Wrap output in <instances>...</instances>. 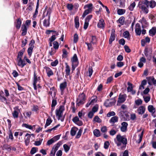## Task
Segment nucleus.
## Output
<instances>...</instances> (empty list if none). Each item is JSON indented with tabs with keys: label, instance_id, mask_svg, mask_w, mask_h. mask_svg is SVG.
<instances>
[{
	"label": "nucleus",
	"instance_id": "obj_58",
	"mask_svg": "<svg viewBox=\"0 0 156 156\" xmlns=\"http://www.w3.org/2000/svg\"><path fill=\"white\" fill-rule=\"evenodd\" d=\"M53 47L55 49H57L58 48L59 44L58 42L57 41L54 42L53 43Z\"/></svg>",
	"mask_w": 156,
	"mask_h": 156
},
{
	"label": "nucleus",
	"instance_id": "obj_56",
	"mask_svg": "<svg viewBox=\"0 0 156 156\" xmlns=\"http://www.w3.org/2000/svg\"><path fill=\"white\" fill-rule=\"evenodd\" d=\"M27 37L26 38H25L24 40L22 41V44L21 45V47L23 48L26 46L27 43Z\"/></svg>",
	"mask_w": 156,
	"mask_h": 156
},
{
	"label": "nucleus",
	"instance_id": "obj_31",
	"mask_svg": "<svg viewBox=\"0 0 156 156\" xmlns=\"http://www.w3.org/2000/svg\"><path fill=\"white\" fill-rule=\"evenodd\" d=\"M52 120L51 118L49 117L46 120V124L44 126L45 128H46L47 126H49L52 122Z\"/></svg>",
	"mask_w": 156,
	"mask_h": 156
},
{
	"label": "nucleus",
	"instance_id": "obj_61",
	"mask_svg": "<svg viewBox=\"0 0 156 156\" xmlns=\"http://www.w3.org/2000/svg\"><path fill=\"white\" fill-rule=\"evenodd\" d=\"M115 113L114 111L110 112L108 113L107 114V116L108 117H110L111 116H115Z\"/></svg>",
	"mask_w": 156,
	"mask_h": 156
},
{
	"label": "nucleus",
	"instance_id": "obj_60",
	"mask_svg": "<svg viewBox=\"0 0 156 156\" xmlns=\"http://www.w3.org/2000/svg\"><path fill=\"white\" fill-rule=\"evenodd\" d=\"M141 28H136L135 29V32L136 35H140L141 34Z\"/></svg>",
	"mask_w": 156,
	"mask_h": 156
},
{
	"label": "nucleus",
	"instance_id": "obj_29",
	"mask_svg": "<svg viewBox=\"0 0 156 156\" xmlns=\"http://www.w3.org/2000/svg\"><path fill=\"white\" fill-rule=\"evenodd\" d=\"M40 80V77H37V76L36 75V71H35L34 72V81H33V83H37V82L38 81Z\"/></svg>",
	"mask_w": 156,
	"mask_h": 156
},
{
	"label": "nucleus",
	"instance_id": "obj_38",
	"mask_svg": "<svg viewBox=\"0 0 156 156\" xmlns=\"http://www.w3.org/2000/svg\"><path fill=\"white\" fill-rule=\"evenodd\" d=\"M91 37V40L90 42L93 44H95L97 41L96 36H92Z\"/></svg>",
	"mask_w": 156,
	"mask_h": 156
},
{
	"label": "nucleus",
	"instance_id": "obj_54",
	"mask_svg": "<svg viewBox=\"0 0 156 156\" xmlns=\"http://www.w3.org/2000/svg\"><path fill=\"white\" fill-rule=\"evenodd\" d=\"M124 21L125 18L124 16H121L119 20V23L122 25L124 24Z\"/></svg>",
	"mask_w": 156,
	"mask_h": 156
},
{
	"label": "nucleus",
	"instance_id": "obj_46",
	"mask_svg": "<svg viewBox=\"0 0 156 156\" xmlns=\"http://www.w3.org/2000/svg\"><path fill=\"white\" fill-rule=\"evenodd\" d=\"M38 151V148L36 147H33L32 148L30 151V154H33L36 153Z\"/></svg>",
	"mask_w": 156,
	"mask_h": 156
},
{
	"label": "nucleus",
	"instance_id": "obj_64",
	"mask_svg": "<svg viewBox=\"0 0 156 156\" xmlns=\"http://www.w3.org/2000/svg\"><path fill=\"white\" fill-rule=\"evenodd\" d=\"M58 61L57 59H56L54 61L52 62L51 63V65L52 66H55L58 64Z\"/></svg>",
	"mask_w": 156,
	"mask_h": 156
},
{
	"label": "nucleus",
	"instance_id": "obj_47",
	"mask_svg": "<svg viewBox=\"0 0 156 156\" xmlns=\"http://www.w3.org/2000/svg\"><path fill=\"white\" fill-rule=\"evenodd\" d=\"M93 121L99 123H100L101 122V120L97 115L95 116L94 118Z\"/></svg>",
	"mask_w": 156,
	"mask_h": 156
},
{
	"label": "nucleus",
	"instance_id": "obj_36",
	"mask_svg": "<svg viewBox=\"0 0 156 156\" xmlns=\"http://www.w3.org/2000/svg\"><path fill=\"white\" fill-rule=\"evenodd\" d=\"M127 84L128 87L127 88V91L128 92H130L133 89V84L128 82L127 83Z\"/></svg>",
	"mask_w": 156,
	"mask_h": 156
},
{
	"label": "nucleus",
	"instance_id": "obj_22",
	"mask_svg": "<svg viewBox=\"0 0 156 156\" xmlns=\"http://www.w3.org/2000/svg\"><path fill=\"white\" fill-rule=\"evenodd\" d=\"M62 143L60 141H59L58 143L55 144L52 147V150L56 152L58 150V148L61 145Z\"/></svg>",
	"mask_w": 156,
	"mask_h": 156
},
{
	"label": "nucleus",
	"instance_id": "obj_26",
	"mask_svg": "<svg viewBox=\"0 0 156 156\" xmlns=\"http://www.w3.org/2000/svg\"><path fill=\"white\" fill-rule=\"evenodd\" d=\"M40 0H37V4L36 6V8L35 13L33 15L34 18H35L36 17V15H37L38 13V9L39 6V2Z\"/></svg>",
	"mask_w": 156,
	"mask_h": 156
},
{
	"label": "nucleus",
	"instance_id": "obj_34",
	"mask_svg": "<svg viewBox=\"0 0 156 156\" xmlns=\"http://www.w3.org/2000/svg\"><path fill=\"white\" fill-rule=\"evenodd\" d=\"M74 21L75 23V27L77 29H78L80 25L78 18L76 17L75 18Z\"/></svg>",
	"mask_w": 156,
	"mask_h": 156
},
{
	"label": "nucleus",
	"instance_id": "obj_20",
	"mask_svg": "<svg viewBox=\"0 0 156 156\" xmlns=\"http://www.w3.org/2000/svg\"><path fill=\"white\" fill-rule=\"evenodd\" d=\"M26 65L24 61L22 60V58H20L18 61L17 65L20 66L21 68H23Z\"/></svg>",
	"mask_w": 156,
	"mask_h": 156
},
{
	"label": "nucleus",
	"instance_id": "obj_12",
	"mask_svg": "<svg viewBox=\"0 0 156 156\" xmlns=\"http://www.w3.org/2000/svg\"><path fill=\"white\" fill-rule=\"evenodd\" d=\"M147 109L148 111L152 113V115L154 117H155L154 114H153L155 112V109L154 106L152 105H149L148 106Z\"/></svg>",
	"mask_w": 156,
	"mask_h": 156
},
{
	"label": "nucleus",
	"instance_id": "obj_51",
	"mask_svg": "<svg viewBox=\"0 0 156 156\" xmlns=\"http://www.w3.org/2000/svg\"><path fill=\"white\" fill-rule=\"evenodd\" d=\"M63 147L65 151L66 152H68L70 149V147L66 144H64L63 146Z\"/></svg>",
	"mask_w": 156,
	"mask_h": 156
},
{
	"label": "nucleus",
	"instance_id": "obj_37",
	"mask_svg": "<svg viewBox=\"0 0 156 156\" xmlns=\"http://www.w3.org/2000/svg\"><path fill=\"white\" fill-rule=\"evenodd\" d=\"M136 6V3L135 2L130 4V5L128 7V9L131 11H133L134 8Z\"/></svg>",
	"mask_w": 156,
	"mask_h": 156
},
{
	"label": "nucleus",
	"instance_id": "obj_13",
	"mask_svg": "<svg viewBox=\"0 0 156 156\" xmlns=\"http://www.w3.org/2000/svg\"><path fill=\"white\" fill-rule=\"evenodd\" d=\"M21 23L22 21L20 18L16 20L14 22V25L17 29H19L20 28Z\"/></svg>",
	"mask_w": 156,
	"mask_h": 156
},
{
	"label": "nucleus",
	"instance_id": "obj_19",
	"mask_svg": "<svg viewBox=\"0 0 156 156\" xmlns=\"http://www.w3.org/2000/svg\"><path fill=\"white\" fill-rule=\"evenodd\" d=\"M21 30L22 32L21 34L22 36H24L27 33V29L25 25H23L21 27Z\"/></svg>",
	"mask_w": 156,
	"mask_h": 156
},
{
	"label": "nucleus",
	"instance_id": "obj_39",
	"mask_svg": "<svg viewBox=\"0 0 156 156\" xmlns=\"http://www.w3.org/2000/svg\"><path fill=\"white\" fill-rule=\"evenodd\" d=\"M3 148L5 149L6 150L8 151H11L12 148L8 144H5L3 145Z\"/></svg>",
	"mask_w": 156,
	"mask_h": 156
},
{
	"label": "nucleus",
	"instance_id": "obj_33",
	"mask_svg": "<svg viewBox=\"0 0 156 156\" xmlns=\"http://www.w3.org/2000/svg\"><path fill=\"white\" fill-rule=\"evenodd\" d=\"M93 133L94 135L96 137H99L101 136L100 131L98 129H95L94 130Z\"/></svg>",
	"mask_w": 156,
	"mask_h": 156
},
{
	"label": "nucleus",
	"instance_id": "obj_55",
	"mask_svg": "<svg viewBox=\"0 0 156 156\" xmlns=\"http://www.w3.org/2000/svg\"><path fill=\"white\" fill-rule=\"evenodd\" d=\"M123 35L125 38H128L130 36L129 32L128 31H126L124 32Z\"/></svg>",
	"mask_w": 156,
	"mask_h": 156
},
{
	"label": "nucleus",
	"instance_id": "obj_21",
	"mask_svg": "<svg viewBox=\"0 0 156 156\" xmlns=\"http://www.w3.org/2000/svg\"><path fill=\"white\" fill-rule=\"evenodd\" d=\"M67 86V83L65 81L60 85V88L61 92H63Z\"/></svg>",
	"mask_w": 156,
	"mask_h": 156
},
{
	"label": "nucleus",
	"instance_id": "obj_10",
	"mask_svg": "<svg viewBox=\"0 0 156 156\" xmlns=\"http://www.w3.org/2000/svg\"><path fill=\"white\" fill-rule=\"evenodd\" d=\"M122 126L120 128L121 131L122 132H126L127 130L128 123L126 122H123L121 123Z\"/></svg>",
	"mask_w": 156,
	"mask_h": 156
},
{
	"label": "nucleus",
	"instance_id": "obj_11",
	"mask_svg": "<svg viewBox=\"0 0 156 156\" xmlns=\"http://www.w3.org/2000/svg\"><path fill=\"white\" fill-rule=\"evenodd\" d=\"M44 68L45 69L48 77H50L51 76L54 75L53 71L49 67L47 66H45Z\"/></svg>",
	"mask_w": 156,
	"mask_h": 156
},
{
	"label": "nucleus",
	"instance_id": "obj_28",
	"mask_svg": "<svg viewBox=\"0 0 156 156\" xmlns=\"http://www.w3.org/2000/svg\"><path fill=\"white\" fill-rule=\"evenodd\" d=\"M65 64L66 66L65 70L66 75L67 76H68L70 75V68L67 63H66Z\"/></svg>",
	"mask_w": 156,
	"mask_h": 156
},
{
	"label": "nucleus",
	"instance_id": "obj_30",
	"mask_svg": "<svg viewBox=\"0 0 156 156\" xmlns=\"http://www.w3.org/2000/svg\"><path fill=\"white\" fill-rule=\"evenodd\" d=\"M34 46H32L28 48L27 50L28 55L30 57L31 56Z\"/></svg>",
	"mask_w": 156,
	"mask_h": 156
},
{
	"label": "nucleus",
	"instance_id": "obj_59",
	"mask_svg": "<svg viewBox=\"0 0 156 156\" xmlns=\"http://www.w3.org/2000/svg\"><path fill=\"white\" fill-rule=\"evenodd\" d=\"M92 15H89L88 16L85 18V21L89 23L90 20L92 18Z\"/></svg>",
	"mask_w": 156,
	"mask_h": 156
},
{
	"label": "nucleus",
	"instance_id": "obj_16",
	"mask_svg": "<svg viewBox=\"0 0 156 156\" xmlns=\"http://www.w3.org/2000/svg\"><path fill=\"white\" fill-rule=\"evenodd\" d=\"M148 80V83L151 85L150 81H151L154 86H156V80H155L153 76H149L147 78Z\"/></svg>",
	"mask_w": 156,
	"mask_h": 156
},
{
	"label": "nucleus",
	"instance_id": "obj_7",
	"mask_svg": "<svg viewBox=\"0 0 156 156\" xmlns=\"http://www.w3.org/2000/svg\"><path fill=\"white\" fill-rule=\"evenodd\" d=\"M146 110V108L144 106H141L137 109V111L138 115H142L143 114Z\"/></svg>",
	"mask_w": 156,
	"mask_h": 156
},
{
	"label": "nucleus",
	"instance_id": "obj_35",
	"mask_svg": "<svg viewBox=\"0 0 156 156\" xmlns=\"http://www.w3.org/2000/svg\"><path fill=\"white\" fill-rule=\"evenodd\" d=\"M146 84L147 81L145 80H143L142 81L140 85V86L139 89L141 90L142 87L143 89H144V86L146 85Z\"/></svg>",
	"mask_w": 156,
	"mask_h": 156
},
{
	"label": "nucleus",
	"instance_id": "obj_50",
	"mask_svg": "<svg viewBox=\"0 0 156 156\" xmlns=\"http://www.w3.org/2000/svg\"><path fill=\"white\" fill-rule=\"evenodd\" d=\"M82 129H79L78 132L77 133L75 138L76 139L79 138L81 135L82 133Z\"/></svg>",
	"mask_w": 156,
	"mask_h": 156
},
{
	"label": "nucleus",
	"instance_id": "obj_48",
	"mask_svg": "<svg viewBox=\"0 0 156 156\" xmlns=\"http://www.w3.org/2000/svg\"><path fill=\"white\" fill-rule=\"evenodd\" d=\"M22 126L23 127H25V128L29 129H32L33 128L32 126L29 125L26 123H23L22 125Z\"/></svg>",
	"mask_w": 156,
	"mask_h": 156
},
{
	"label": "nucleus",
	"instance_id": "obj_1",
	"mask_svg": "<svg viewBox=\"0 0 156 156\" xmlns=\"http://www.w3.org/2000/svg\"><path fill=\"white\" fill-rule=\"evenodd\" d=\"M86 100V95L84 93H80L79 95L78 98L76 99V106L78 107L81 105L83 104Z\"/></svg>",
	"mask_w": 156,
	"mask_h": 156
},
{
	"label": "nucleus",
	"instance_id": "obj_40",
	"mask_svg": "<svg viewBox=\"0 0 156 156\" xmlns=\"http://www.w3.org/2000/svg\"><path fill=\"white\" fill-rule=\"evenodd\" d=\"M126 12V10L125 9H120L117 10V13L119 15H122L124 14Z\"/></svg>",
	"mask_w": 156,
	"mask_h": 156
},
{
	"label": "nucleus",
	"instance_id": "obj_17",
	"mask_svg": "<svg viewBox=\"0 0 156 156\" xmlns=\"http://www.w3.org/2000/svg\"><path fill=\"white\" fill-rule=\"evenodd\" d=\"M25 48H24L18 52L17 56L18 59L19 60L20 58H22L23 55L25 51Z\"/></svg>",
	"mask_w": 156,
	"mask_h": 156
},
{
	"label": "nucleus",
	"instance_id": "obj_3",
	"mask_svg": "<svg viewBox=\"0 0 156 156\" xmlns=\"http://www.w3.org/2000/svg\"><path fill=\"white\" fill-rule=\"evenodd\" d=\"M144 4L146 5L147 8L149 6L151 8H154L156 6V2L154 0H152L150 1L147 0H144Z\"/></svg>",
	"mask_w": 156,
	"mask_h": 156
},
{
	"label": "nucleus",
	"instance_id": "obj_49",
	"mask_svg": "<svg viewBox=\"0 0 156 156\" xmlns=\"http://www.w3.org/2000/svg\"><path fill=\"white\" fill-rule=\"evenodd\" d=\"M78 34L76 33L74 34L73 36V42L76 43L78 41Z\"/></svg>",
	"mask_w": 156,
	"mask_h": 156
},
{
	"label": "nucleus",
	"instance_id": "obj_57",
	"mask_svg": "<svg viewBox=\"0 0 156 156\" xmlns=\"http://www.w3.org/2000/svg\"><path fill=\"white\" fill-rule=\"evenodd\" d=\"M98 105H96L93 107L92 109V111L94 113H95L98 111Z\"/></svg>",
	"mask_w": 156,
	"mask_h": 156
},
{
	"label": "nucleus",
	"instance_id": "obj_8",
	"mask_svg": "<svg viewBox=\"0 0 156 156\" xmlns=\"http://www.w3.org/2000/svg\"><path fill=\"white\" fill-rule=\"evenodd\" d=\"M105 26V23L104 20L101 18L97 24L98 27L99 28L104 29Z\"/></svg>",
	"mask_w": 156,
	"mask_h": 156
},
{
	"label": "nucleus",
	"instance_id": "obj_4",
	"mask_svg": "<svg viewBox=\"0 0 156 156\" xmlns=\"http://www.w3.org/2000/svg\"><path fill=\"white\" fill-rule=\"evenodd\" d=\"M144 1H140L138 3V6L139 8L140 9L144 12L146 14H147L149 11L148 8L147 6L146 7L144 4Z\"/></svg>",
	"mask_w": 156,
	"mask_h": 156
},
{
	"label": "nucleus",
	"instance_id": "obj_14",
	"mask_svg": "<svg viewBox=\"0 0 156 156\" xmlns=\"http://www.w3.org/2000/svg\"><path fill=\"white\" fill-rule=\"evenodd\" d=\"M34 5V3L31 0H29L28 4L27 5V8L26 10H28L31 11L33 9V6Z\"/></svg>",
	"mask_w": 156,
	"mask_h": 156
},
{
	"label": "nucleus",
	"instance_id": "obj_32",
	"mask_svg": "<svg viewBox=\"0 0 156 156\" xmlns=\"http://www.w3.org/2000/svg\"><path fill=\"white\" fill-rule=\"evenodd\" d=\"M92 5H93L92 3H90L85 5L84 7V8L86 9L87 8V9L92 11L93 9Z\"/></svg>",
	"mask_w": 156,
	"mask_h": 156
},
{
	"label": "nucleus",
	"instance_id": "obj_41",
	"mask_svg": "<svg viewBox=\"0 0 156 156\" xmlns=\"http://www.w3.org/2000/svg\"><path fill=\"white\" fill-rule=\"evenodd\" d=\"M115 35L111 34L109 40V44H111L112 41L115 40Z\"/></svg>",
	"mask_w": 156,
	"mask_h": 156
},
{
	"label": "nucleus",
	"instance_id": "obj_25",
	"mask_svg": "<svg viewBox=\"0 0 156 156\" xmlns=\"http://www.w3.org/2000/svg\"><path fill=\"white\" fill-rule=\"evenodd\" d=\"M125 113V112L124 111H120L118 114L119 116V118L121 119L122 120H126V119L125 118L124 116V114Z\"/></svg>",
	"mask_w": 156,
	"mask_h": 156
},
{
	"label": "nucleus",
	"instance_id": "obj_15",
	"mask_svg": "<svg viewBox=\"0 0 156 156\" xmlns=\"http://www.w3.org/2000/svg\"><path fill=\"white\" fill-rule=\"evenodd\" d=\"M25 136H27V138H24L25 145L26 146H27L29 144L30 142V139L31 137V135L28 133H27L26 134Z\"/></svg>",
	"mask_w": 156,
	"mask_h": 156
},
{
	"label": "nucleus",
	"instance_id": "obj_43",
	"mask_svg": "<svg viewBox=\"0 0 156 156\" xmlns=\"http://www.w3.org/2000/svg\"><path fill=\"white\" fill-rule=\"evenodd\" d=\"M78 60L77 55L76 54H74L71 59V61L73 62H77Z\"/></svg>",
	"mask_w": 156,
	"mask_h": 156
},
{
	"label": "nucleus",
	"instance_id": "obj_62",
	"mask_svg": "<svg viewBox=\"0 0 156 156\" xmlns=\"http://www.w3.org/2000/svg\"><path fill=\"white\" fill-rule=\"evenodd\" d=\"M66 7L69 10L71 11L73 9V6L72 4L69 3L67 4Z\"/></svg>",
	"mask_w": 156,
	"mask_h": 156
},
{
	"label": "nucleus",
	"instance_id": "obj_9",
	"mask_svg": "<svg viewBox=\"0 0 156 156\" xmlns=\"http://www.w3.org/2000/svg\"><path fill=\"white\" fill-rule=\"evenodd\" d=\"M126 94H120L119 97L118 102L119 103H123L126 100Z\"/></svg>",
	"mask_w": 156,
	"mask_h": 156
},
{
	"label": "nucleus",
	"instance_id": "obj_5",
	"mask_svg": "<svg viewBox=\"0 0 156 156\" xmlns=\"http://www.w3.org/2000/svg\"><path fill=\"white\" fill-rule=\"evenodd\" d=\"M110 100H112L113 101L109 102V99H106L104 103V105L106 107H110L114 105L116 101L115 99V98H114L111 99Z\"/></svg>",
	"mask_w": 156,
	"mask_h": 156
},
{
	"label": "nucleus",
	"instance_id": "obj_2",
	"mask_svg": "<svg viewBox=\"0 0 156 156\" xmlns=\"http://www.w3.org/2000/svg\"><path fill=\"white\" fill-rule=\"evenodd\" d=\"M64 110V106L63 105H60L58 109H57L56 110V115L58 117V120L59 119L62 117L63 113Z\"/></svg>",
	"mask_w": 156,
	"mask_h": 156
},
{
	"label": "nucleus",
	"instance_id": "obj_27",
	"mask_svg": "<svg viewBox=\"0 0 156 156\" xmlns=\"http://www.w3.org/2000/svg\"><path fill=\"white\" fill-rule=\"evenodd\" d=\"M50 23V19L48 18V20L45 19L43 22V26L46 27H49Z\"/></svg>",
	"mask_w": 156,
	"mask_h": 156
},
{
	"label": "nucleus",
	"instance_id": "obj_63",
	"mask_svg": "<svg viewBox=\"0 0 156 156\" xmlns=\"http://www.w3.org/2000/svg\"><path fill=\"white\" fill-rule=\"evenodd\" d=\"M142 100L140 99H138L135 101V103L136 105L137 106H139L142 104Z\"/></svg>",
	"mask_w": 156,
	"mask_h": 156
},
{
	"label": "nucleus",
	"instance_id": "obj_24",
	"mask_svg": "<svg viewBox=\"0 0 156 156\" xmlns=\"http://www.w3.org/2000/svg\"><path fill=\"white\" fill-rule=\"evenodd\" d=\"M156 33V28L153 27L149 30V35L153 36Z\"/></svg>",
	"mask_w": 156,
	"mask_h": 156
},
{
	"label": "nucleus",
	"instance_id": "obj_44",
	"mask_svg": "<svg viewBox=\"0 0 156 156\" xmlns=\"http://www.w3.org/2000/svg\"><path fill=\"white\" fill-rule=\"evenodd\" d=\"M85 43L87 45L88 47L87 49L89 50L92 51L93 49V48L92 45V43L86 42Z\"/></svg>",
	"mask_w": 156,
	"mask_h": 156
},
{
	"label": "nucleus",
	"instance_id": "obj_42",
	"mask_svg": "<svg viewBox=\"0 0 156 156\" xmlns=\"http://www.w3.org/2000/svg\"><path fill=\"white\" fill-rule=\"evenodd\" d=\"M152 51H151L150 52L148 51V48L147 47H146L144 51V53L146 57H147L148 56L149 53L150 54H151Z\"/></svg>",
	"mask_w": 156,
	"mask_h": 156
},
{
	"label": "nucleus",
	"instance_id": "obj_52",
	"mask_svg": "<svg viewBox=\"0 0 156 156\" xmlns=\"http://www.w3.org/2000/svg\"><path fill=\"white\" fill-rule=\"evenodd\" d=\"M19 113L16 110H15L12 113V116L14 118H17L18 117Z\"/></svg>",
	"mask_w": 156,
	"mask_h": 156
},
{
	"label": "nucleus",
	"instance_id": "obj_6",
	"mask_svg": "<svg viewBox=\"0 0 156 156\" xmlns=\"http://www.w3.org/2000/svg\"><path fill=\"white\" fill-rule=\"evenodd\" d=\"M116 139L119 142H121L123 144L125 145V147L127 144V139L121 136L120 135H118L116 136Z\"/></svg>",
	"mask_w": 156,
	"mask_h": 156
},
{
	"label": "nucleus",
	"instance_id": "obj_53",
	"mask_svg": "<svg viewBox=\"0 0 156 156\" xmlns=\"http://www.w3.org/2000/svg\"><path fill=\"white\" fill-rule=\"evenodd\" d=\"M7 100L6 98L4 96L2 95V94L0 93V101L2 102H4L5 101H7Z\"/></svg>",
	"mask_w": 156,
	"mask_h": 156
},
{
	"label": "nucleus",
	"instance_id": "obj_18",
	"mask_svg": "<svg viewBox=\"0 0 156 156\" xmlns=\"http://www.w3.org/2000/svg\"><path fill=\"white\" fill-rule=\"evenodd\" d=\"M118 121V117L116 116H113L111 118V119L109 120V122L110 123H112L113 124L112 126H113L114 123L117 122Z\"/></svg>",
	"mask_w": 156,
	"mask_h": 156
},
{
	"label": "nucleus",
	"instance_id": "obj_45",
	"mask_svg": "<svg viewBox=\"0 0 156 156\" xmlns=\"http://www.w3.org/2000/svg\"><path fill=\"white\" fill-rule=\"evenodd\" d=\"M91 12L92 11L90 10H89L87 9H86L83 12L82 16V17L84 18L87 15L90 13H91Z\"/></svg>",
	"mask_w": 156,
	"mask_h": 156
},
{
	"label": "nucleus",
	"instance_id": "obj_23",
	"mask_svg": "<svg viewBox=\"0 0 156 156\" xmlns=\"http://www.w3.org/2000/svg\"><path fill=\"white\" fill-rule=\"evenodd\" d=\"M78 129V128L76 127H72L70 130V134L71 136H74Z\"/></svg>",
	"mask_w": 156,
	"mask_h": 156
}]
</instances>
